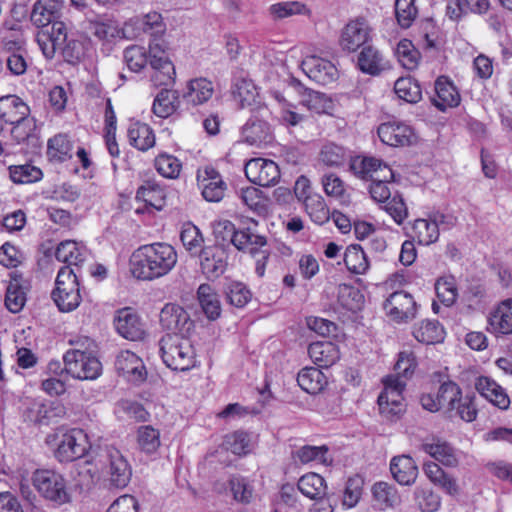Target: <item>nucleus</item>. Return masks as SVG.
Masks as SVG:
<instances>
[{
	"label": "nucleus",
	"mask_w": 512,
	"mask_h": 512,
	"mask_svg": "<svg viewBox=\"0 0 512 512\" xmlns=\"http://www.w3.org/2000/svg\"><path fill=\"white\" fill-rule=\"evenodd\" d=\"M177 259L176 250L168 243L142 245L130 257V272L139 280L152 281L167 275Z\"/></svg>",
	"instance_id": "1"
},
{
	"label": "nucleus",
	"mask_w": 512,
	"mask_h": 512,
	"mask_svg": "<svg viewBox=\"0 0 512 512\" xmlns=\"http://www.w3.org/2000/svg\"><path fill=\"white\" fill-rule=\"evenodd\" d=\"M225 233L222 239L225 240L229 237L230 242L240 251H247L253 256L259 255L256 260L255 271L258 276L262 277L265 273V262L268 258V253L261 250L267 243L266 238L262 235L256 234L251 228L243 230H236L232 222L228 220L221 221L215 227V233L218 236L220 233Z\"/></svg>",
	"instance_id": "2"
},
{
	"label": "nucleus",
	"mask_w": 512,
	"mask_h": 512,
	"mask_svg": "<svg viewBox=\"0 0 512 512\" xmlns=\"http://www.w3.org/2000/svg\"><path fill=\"white\" fill-rule=\"evenodd\" d=\"M160 354L164 364L175 371H188L194 367L195 353L188 339L177 334H166L160 341Z\"/></svg>",
	"instance_id": "3"
},
{
	"label": "nucleus",
	"mask_w": 512,
	"mask_h": 512,
	"mask_svg": "<svg viewBox=\"0 0 512 512\" xmlns=\"http://www.w3.org/2000/svg\"><path fill=\"white\" fill-rule=\"evenodd\" d=\"M52 299L61 312L74 311L82 301L80 284L76 270L63 266L58 271Z\"/></svg>",
	"instance_id": "4"
},
{
	"label": "nucleus",
	"mask_w": 512,
	"mask_h": 512,
	"mask_svg": "<svg viewBox=\"0 0 512 512\" xmlns=\"http://www.w3.org/2000/svg\"><path fill=\"white\" fill-rule=\"evenodd\" d=\"M32 482L37 491L47 500L56 505L71 501L67 481L58 472L48 469H38L33 473Z\"/></svg>",
	"instance_id": "5"
},
{
	"label": "nucleus",
	"mask_w": 512,
	"mask_h": 512,
	"mask_svg": "<svg viewBox=\"0 0 512 512\" xmlns=\"http://www.w3.org/2000/svg\"><path fill=\"white\" fill-rule=\"evenodd\" d=\"M64 369L73 378L94 380L101 373V363L91 353L79 349L68 350L63 357Z\"/></svg>",
	"instance_id": "6"
},
{
	"label": "nucleus",
	"mask_w": 512,
	"mask_h": 512,
	"mask_svg": "<svg viewBox=\"0 0 512 512\" xmlns=\"http://www.w3.org/2000/svg\"><path fill=\"white\" fill-rule=\"evenodd\" d=\"M384 389L378 396L379 411L387 420H394L404 411L402 392L405 382L400 377L388 376L384 381Z\"/></svg>",
	"instance_id": "7"
},
{
	"label": "nucleus",
	"mask_w": 512,
	"mask_h": 512,
	"mask_svg": "<svg viewBox=\"0 0 512 512\" xmlns=\"http://www.w3.org/2000/svg\"><path fill=\"white\" fill-rule=\"evenodd\" d=\"M349 171L358 179L363 181L373 180H391L393 178L392 169L383 160L372 157L358 155L350 157Z\"/></svg>",
	"instance_id": "8"
},
{
	"label": "nucleus",
	"mask_w": 512,
	"mask_h": 512,
	"mask_svg": "<svg viewBox=\"0 0 512 512\" xmlns=\"http://www.w3.org/2000/svg\"><path fill=\"white\" fill-rule=\"evenodd\" d=\"M88 447L86 433L81 429H71L61 436L54 455L59 462H73L85 456Z\"/></svg>",
	"instance_id": "9"
},
{
	"label": "nucleus",
	"mask_w": 512,
	"mask_h": 512,
	"mask_svg": "<svg viewBox=\"0 0 512 512\" xmlns=\"http://www.w3.org/2000/svg\"><path fill=\"white\" fill-rule=\"evenodd\" d=\"M150 81L155 87L171 86L175 82V67L158 45H149Z\"/></svg>",
	"instance_id": "10"
},
{
	"label": "nucleus",
	"mask_w": 512,
	"mask_h": 512,
	"mask_svg": "<svg viewBox=\"0 0 512 512\" xmlns=\"http://www.w3.org/2000/svg\"><path fill=\"white\" fill-rule=\"evenodd\" d=\"M247 179L256 185L270 187L278 183L280 170L278 165L269 159L253 158L244 167Z\"/></svg>",
	"instance_id": "11"
},
{
	"label": "nucleus",
	"mask_w": 512,
	"mask_h": 512,
	"mask_svg": "<svg viewBox=\"0 0 512 512\" xmlns=\"http://www.w3.org/2000/svg\"><path fill=\"white\" fill-rule=\"evenodd\" d=\"M196 256L201 271L207 278H218L225 272L228 255L223 244L204 246Z\"/></svg>",
	"instance_id": "12"
},
{
	"label": "nucleus",
	"mask_w": 512,
	"mask_h": 512,
	"mask_svg": "<svg viewBox=\"0 0 512 512\" xmlns=\"http://www.w3.org/2000/svg\"><path fill=\"white\" fill-rule=\"evenodd\" d=\"M197 183L203 198L208 202L221 201L227 190L223 177L212 166H204L197 170Z\"/></svg>",
	"instance_id": "13"
},
{
	"label": "nucleus",
	"mask_w": 512,
	"mask_h": 512,
	"mask_svg": "<svg viewBox=\"0 0 512 512\" xmlns=\"http://www.w3.org/2000/svg\"><path fill=\"white\" fill-rule=\"evenodd\" d=\"M101 457L110 475L111 484L120 488L125 487L130 481L131 469L120 451L115 448H107Z\"/></svg>",
	"instance_id": "14"
},
{
	"label": "nucleus",
	"mask_w": 512,
	"mask_h": 512,
	"mask_svg": "<svg viewBox=\"0 0 512 512\" xmlns=\"http://www.w3.org/2000/svg\"><path fill=\"white\" fill-rule=\"evenodd\" d=\"M160 324L171 334H185L193 325L188 312L176 303H167L160 311Z\"/></svg>",
	"instance_id": "15"
},
{
	"label": "nucleus",
	"mask_w": 512,
	"mask_h": 512,
	"mask_svg": "<svg viewBox=\"0 0 512 512\" xmlns=\"http://www.w3.org/2000/svg\"><path fill=\"white\" fill-rule=\"evenodd\" d=\"M386 314L393 320L402 322L413 319L416 314V302L413 297L404 291L392 293L384 302Z\"/></svg>",
	"instance_id": "16"
},
{
	"label": "nucleus",
	"mask_w": 512,
	"mask_h": 512,
	"mask_svg": "<svg viewBox=\"0 0 512 512\" xmlns=\"http://www.w3.org/2000/svg\"><path fill=\"white\" fill-rule=\"evenodd\" d=\"M301 66L310 79L321 85H328L338 77L336 66L331 61L318 56L306 57Z\"/></svg>",
	"instance_id": "17"
},
{
	"label": "nucleus",
	"mask_w": 512,
	"mask_h": 512,
	"mask_svg": "<svg viewBox=\"0 0 512 512\" xmlns=\"http://www.w3.org/2000/svg\"><path fill=\"white\" fill-rule=\"evenodd\" d=\"M357 67L365 74L378 76L391 68L389 60L373 45H365L357 55Z\"/></svg>",
	"instance_id": "18"
},
{
	"label": "nucleus",
	"mask_w": 512,
	"mask_h": 512,
	"mask_svg": "<svg viewBox=\"0 0 512 512\" xmlns=\"http://www.w3.org/2000/svg\"><path fill=\"white\" fill-rule=\"evenodd\" d=\"M370 39V28L363 18L350 21L343 29L340 45L343 50L354 52Z\"/></svg>",
	"instance_id": "19"
},
{
	"label": "nucleus",
	"mask_w": 512,
	"mask_h": 512,
	"mask_svg": "<svg viewBox=\"0 0 512 512\" xmlns=\"http://www.w3.org/2000/svg\"><path fill=\"white\" fill-rule=\"evenodd\" d=\"M114 324L117 332L125 339L138 341L143 339L145 335L143 323L131 308L119 310L114 319Z\"/></svg>",
	"instance_id": "20"
},
{
	"label": "nucleus",
	"mask_w": 512,
	"mask_h": 512,
	"mask_svg": "<svg viewBox=\"0 0 512 512\" xmlns=\"http://www.w3.org/2000/svg\"><path fill=\"white\" fill-rule=\"evenodd\" d=\"M377 132L384 144L393 147L410 145L414 137L410 126L395 121L382 123Z\"/></svg>",
	"instance_id": "21"
},
{
	"label": "nucleus",
	"mask_w": 512,
	"mask_h": 512,
	"mask_svg": "<svg viewBox=\"0 0 512 512\" xmlns=\"http://www.w3.org/2000/svg\"><path fill=\"white\" fill-rule=\"evenodd\" d=\"M62 8V0H37L30 14L31 22L41 29H47L53 21L60 18Z\"/></svg>",
	"instance_id": "22"
},
{
	"label": "nucleus",
	"mask_w": 512,
	"mask_h": 512,
	"mask_svg": "<svg viewBox=\"0 0 512 512\" xmlns=\"http://www.w3.org/2000/svg\"><path fill=\"white\" fill-rule=\"evenodd\" d=\"M393 479L402 486H411L418 477V466L409 455L394 456L390 461Z\"/></svg>",
	"instance_id": "23"
},
{
	"label": "nucleus",
	"mask_w": 512,
	"mask_h": 512,
	"mask_svg": "<svg viewBox=\"0 0 512 512\" xmlns=\"http://www.w3.org/2000/svg\"><path fill=\"white\" fill-rule=\"evenodd\" d=\"M115 368L119 375L128 381L140 382L145 379V368L142 360L131 351H121L115 360Z\"/></svg>",
	"instance_id": "24"
},
{
	"label": "nucleus",
	"mask_w": 512,
	"mask_h": 512,
	"mask_svg": "<svg viewBox=\"0 0 512 512\" xmlns=\"http://www.w3.org/2000/svg\"><path fill=\"white\" fill-rule=\"evenodd\" d=\"M487 330L496 336L512 333V299L502 301L490 313Z\"/></svg>",
	"instance_id": "25"
},
{
	"label": "nucleus",
	"mask_w": 512,
	"mask_h": 512,
	"mask_svg": "<svg viewBox=\"0 0 512 512\" xmlns=\"http://www.w3.org/2000/svg\"><path fill=\"white\" fill-rule=\"evenodd\" d=\"M30 115L29 106L16 95L0 98V122L12 124Z\"/></svg>",
	"instance_id": "26"
},
{
	"label": "nucleus",
	"mask_w": 512,
	"mask_h": 512,
	"mask_svg": "<svg viewBox=\"0 0 512 512\" xmlns=\"http://www.w3.org/2000/svg\"><path fill=\"white\" fill-rule=\"evenodd\" d=\"M435 92L436 97L432 98V102L440 111L456 107L460 103L459 92L445 76H440L435 81Z\"/></svg>",
	"instance_id": "27"
},
{
	"label": "nucleus",
	"mask_w": 512,
	"mask_h": 512,
	"mask_svg": "<svg viewBox=\"0 0 512 512\" xmlns=\"http://www.w3.org/2000/svg\"><path fill=\"white\" fill-rule=\"evenodd\" d=\"M476 390L485 399L496 407L506 410L510 405V398L505 390L489 377L481 376L475 384Z\"/></svg>",
	"instance_id": "28"
},
{
	"label": "nucleus",
	"mask_w": 512,
	"mask_h": 512,
	"mask_svg": "<svg viewBox=\"0 0 512 512\" xmlns=\"http://www.w3.org/2000/svg\"><path fill=\"white\" fill-rule=\"evenodd\" d=\"M308 354L314 363L326 368L335 364L340 358L338 346L331 341H319L310 344Z\"/></svg>",
	"instance_id": "29"
},
{
	"label": "nucleus",
	"mask_w": 512,
	"mask_h": 512,
	"mask_svg": "<svg viewBox=\"0 0 512 512\" xmlns=\"http://www.w3.org/2000/svg\"><path fill=\"white\" fill-rule=\"evenodd\" d=\"M421 449L444 466L456 467L459 463L455 449L450 444L440 439L434 440L433 442H424L421 445Z\"/></svg>",
	"instance_id": "30"
},
{
	"label": "nucleus",
	"mask_w": 512,
	"mask_h": 512,
	"mask_svg": "<svg viewBox=\"0 0 512 512\" xmlns=\"http://www.w3.org/2000/svg\"><path fill=\"white\" fill-rule=\"evenodd\" d=\"M55 257L58 261L66 263V266L76 270V274L78 275L80 270L79 265L84 262L86 257V250L75 241L67 240L57 246Z\"/></svg>",
	"instance_id": "31"
},
{
	"label": "nucleus",
	"mask_w": 512,
	"mask_h": 512,
	"mask_svg": "<svg viewBox=\"0 0 512 512\" xmlns=\"http://www.w3.org/2000/svg\"><path fill=\"white\" fill-rule=\"evenodd\" d=\"M243 141L249 145L259 146L271 141L270 125L257 118L249 119L242 128Z\"/></svg>",
	"instance_id": "32"
},
{
	"label": "nucleus",
	"mask_w": 512,
	"mask_h": 512,
	"mask_svg": "<svg viewBox=\"0 0 512 512\" xmlns=\"http://www.w3.org/2000/svg\"><path fill=\"white\" fill-rule=\"evenodd\" d=\"M231 89L233 97L240 102L241 107L250 105L257 96L256 86L243 71L234 72Z\"/></svg>",
	"instance_id": "33"
},
{
	"label": "nucleus",
	"mask_w": 512,
	"mask_h": 512,
	"mask_svg": "<svg viewBox=\"0 0 512 512\" xmlns=\"http://www.w3.org/2000/svg\"><path fill=\"white\" fill-rule=\"evenodd\" d=\"M27 287L23 283L20 275H14L6 289L5 305L12 313L20 312L26 303Z\"/></svg>",
	"instance_id": "34"
},
{
	"label": "nucleus",
	"mask_w": 512,
	"mask_h": 512,
	"mask_svg": "<svg viewBox=\"0 0 512 512\" xmlns=\"http://www.w3.org/2000/svg\"><path fill=\"white\" fill-rule=\"evenodd\" d=\"M372 495L379 509L394 508L401 503L398 489L390 483L380 481L372 486Z\"/></svg>",
	"instance_id": "35"
},
{
	"label": "nucleus",
	"mask_w": 512,
	"mask_h": 512,
	"mask_svg": "<svg viewBox=\"0 0 512 512\" xmlns=\"http://www.w3.org/2000/svg\"><path fill=\"white\" fill-rule=\"evenodd\" d=\"M127 137L129 143L140 151H147L155 145L154 132L145 123H131L127 131Z\"/></svg>",
	"instance_id": "36"
},
{
	"label": "nucleus",
	"mask_w": 512,
	"mask_h": 512,
	"mask_svg": "<svg viewBox=\"0 0 512 512\" xmlns=\"http://www.w3.org/2000/svg\"><path fill=\"white\" fill-rule=\"evenodd\" d=\"M197 297L202 311L209 320H216L221 315V302L216 291L209 284H201Z\"/></svg>",
	"instance_id": "37"
},
{
	"label": "nucleus",
	"mask_w": 512,
	"mask_h": 512,
	"mask_svg": "<svg viewBox=\"0 0 512 512\" xmlns=\"http://www.w3.org/2000/svg\"><path fill=\"white\" fill-rule=\"evenodd\" d=\"M213 92L211 81L206 78H196L188 82L183 98L193 105H201L212 97Z\"/></svg>",
	"instance_id": "38"
},
{
	"label": "nucleus",
	"mask_w": 512,
	"mask_h": 512,
	"mask_svg": "<svg viewBox=\"0 0 512 512\" xmlns=\"http://www.w3.org/2000/svg\"><path fill=\"white\" fill-rule=\"evenodd\" d=\"M179 105L180 100L178 92L176 90L163 88L158 92L153 101L152 111L160 118H167L178 109Z\"/></svg>",
	"instance_id": "39"
},
{
	"label": "nucleus",
	"mask_w": 512,
	"mask_h": 512,
	"mask_svg": "<svg viewBox=\"0 0 512 512\" xmlns=\"http://www.w3.org/2000/svg\"><path fill=\"white\" fill-rule=\"evenodd\" d=\"M445 331L437 320H424L413 328V336L423 344H435L443 341Z\"/></svg>",
	"instance_id": "40"
},
{
	"label": "nucleus",
	"mask_w": 512,
	"mask_h": 512,
	"mask_svg": "<svg viewBox=\"0 0 512 512\" xmlns=\"http://www.w3.org/2000/svg\"><path fill=\"white\" fill-rule=\"evenodd\" d=\"M297 382L302 390L310 394H316L327 385V378L320 369L305 367L298 373Z\"/></svg>",
	"instance_id": "41"
},
{
	"label": "nucleus",
	"mask_w": 512,
	"mask_h": 512,
	"mask_svg": "<svg viewBox=\"0 0 512 512\" xmlns=\"http://www.w3.org/2000/svg\"><path fill=\"white\" fill-rule=\"evenodd\" d=\"M298 490L310 499H321L326 494V483L322 476L317 473L303 475L298 483Z\"/></svg>",
	"instance_id": "42"
},
{
	"label": "nucleus",
	"mask_w": 512,
	"mask_h": 512,
	"mask_svg": "<svg viewBox=\"0 0 512 512\" xmlns=\"http://www.w3.org/2000/svg\"><path fill=\"white\" fill-rule=\"evenodd\" d=\"M413 498L421 512H436L441 505L439 495L427 485L417 486L413 491Z\"/></svg>",
	"instance_id": "43"
},
{
	"label": "nucleus",
	"mask_w": 512,
	"mask_h": 512,
	"mask_svg": "<svg viewBox=\"0 0 512 512\" xmlns=\"http://www.w3.org/2000/svg\"><path fill=\"white\" fill-rule=\"evenodd\" d=\"M344 262L348 270L354 274H364L369 268L367 256L358 244H352L346 248Z\"/></svg>",
	"instance_id": "44"
},
{
	"label": "nucleus",
	"mask_w": 512,
	"mask_h": 512,
	"mask_svg": "<svg viewBox=\"0 0 512 512\" xmlns=\"http://www.w3.org/2000/svg\"><path fill=\"white\" fill-rule=\"evenodd\" d=\"M303 206L310 219L318 225H323L330 219V211L320 194L308 197Z\"/></svg>",
	"instance_id": "45"
},
{
	"label": "nucleus",
	"mask_w": 512,
	"mask_h": 512,
	"mask_svg": "<svg viewBox=\"0 0 512 512\" xmlns=\"http://www.w3.org/2000/svg\"><path fill=\"white\" fill-rule=\"evenodd\" d=\"M47 154L51 159L64 162L72 157V143L65 134H58L49 139Z\"/></svg>",
	"instance_id": "46"
},
{
	"label": "nucleus",
	"mask_w": 512,
	"mask_h": 512,
	"mask_svg": "<svg viewBox=\"0 0 512 512\" xmlns=\"http://www.w3.org/2000/svg\"><path fill=\"white\" fill-rule=\"evenodd\" d=\"M10 125L12 126L11 136L18 144L25 141L34 144L37 141L36 120L30 115Z\"/></svg>",
	"instance_id": "47"
},
{
	"label": "nucleus",
	"mask_w": 512,
	"mask_h": 512,
	"mask_svg": "<svg viewBox=\"0 0 512 512\" xmlns=\"http://www.w3.org/2000/svg\"><path fill=\"white\" fill-rule=\"evenodd\" d=\"M412 237L421 245H430L437 241L439 231L430 219H417L412 226Z\"/></svg>",
	"instance_id": "48"
},
{
	"label": "nucleus",
	"mask_w": 512,
	"mask_h": 512,
	"mask_svg": "<svg viewBox=\"0 0 512 512\" xmlns=\"http://www.w3.org/2000/svg\"><path fill=\"white\" fill-rule=\"evenodd\" d=\"M180 240L191 256H196L204 242L199 228L192 223H185L180 232Z\"/></svg>",
	"instance_id": "49"
},
{
	"label": "nucleus",
	"mask_w": 512,
	"mask_h": 512,
	"mask_svg": "<svg viewBox=\"0 0 512 512\" xmlns=\"http://www.w3.org/2000/svg\"><path fill=\"white\" fill-rule=\"evenodd\" d=\"M394 91L400 99L408 103H417L421 100L420 85L411 77H401L394 84Z\"/></svg>",
	"instance_id": "50"
},
{
	"label": "nucleus",
	"mask_w": 512,
	"mask_h": 512,
	"mask_svg": "<svg viewBox=\"0 0 512 512\" xmlns=\"http://www.w3.org/2000/svg\"><path fill=\"white\" fill-rule=\"evenodd\" d=\"M225 295L227 302L236 308L245 307L252 297V293L247 286L236 281L225 286Z\"/></svg>",
	"instance_id": "51"
},
{
	"label": "nucleus",
	"mask_w": 512,
	"mask_h": 512,
	"mask_svg": "<svg viewBox=\"0 0 512 512\" xmlns=\"http://www.w3.org/2000/svg\"><path fill=\"white\" fill-rule=\"evenodd\" d=\"M301 103L316 114L328 113L333 106L331 99L324 93L310 89L303 94Z\"/></svg>",
	"instance_id": "52"
},
{
	"label": "nucleus",
	"mask_w": 512,
	"mask_h": 512,
	"mask_svg": "<svg viewBox=\"0 0 512 512\" xmlns=\"http://www.w3.org/2000/svg\"><path fill=\"white\" fill-rule=\"evenodd\" d=\"M349 152L342 146L334 143L326 144L320 152V160L326 166L340 167L344 165L347 159L350 160Z\"/></svg>",
	"instance_id": "53"
},
{
	"label": "nucleus",
	"mask_w": 512,
	"mask_h": 512,
	"mask_svg": "<svg viewBox=\"0 0 512 512\" xmlns=\"http://www.w3.org/2000/svg\"><path fill=\"white\" fill-rule=\"evenodd\" d=\"M10 178L17 184H30L40 181L43 177L41 169L30 164L11 166Z\"/></svg>",
	"instance_id": "54"
},
{
	"label": "nucleus",
	"mask_w": 512,
	"mask_h": 512,
	"mask_svg": "<svg viewBox=\"0 0 512 512\" xmlns=\"http://www.w3.org/2000/svg\"><path fill=\"white\" fill-rule=\"evenodd\" d=\"M460 397L461 390L459 386L452 381L442 383L437 393L440 407L445 408L449 412L454 411Z\"/></svg>",
	"instance_id": "55"
},
{
	"label": "nucleus",
	"mask_w": 512,
	"mask_h": 512,
	"mask_svg": "<svg viewBox=\"0 0 512 512\" xmlns=\"http://www.w3.org/2000/svg\"><path fill=\"white\" fill-rule=\"evenodd\" d=\"M224 445L235 455H246L251 451L250 435L242 430L225 436Z\"/></svg>",
	"instance_id": "56"
},
{
	"label": "nucleus",
	"mask_w": 512,
	"mask_h": 512,
	"mask_svg": "<svg viewBox=\"0 0 512 512\" xmlns=\"http://www.w3.org/2000/svg\"><path fill=\"white\" fill-rule=\"evenodd\" d=\"M155 168L165 178L175 179L179 176L182 164L171 154H160L155 159Z\"/></svg>",
	"instance_id": "57"
},
{
	"label": "nucleus",
	"mask_w": 512,
	"mask_h": 512,
	"mask_svg": "<svg viewBox=\"0 0 512 512\" xmlns=\"http://www.w3.org/2000/svg\"><path fill=\"white\" fill-rule=\"evenodd\" d=\"M308 11L306 5L299 1H285L273 4L269 12L274 19H284L293 15L305 14Z\"/></svg>",
	"instance_id": "58"
},
{
	"label": "nucleus",
	"mask_w": 512,
	"mask_h": 512,
	"mask_svg": "<svg viewBox=\"0 0 512 512\" xmlns=\"http://www.w3.org/2000/svg\"><path fill=\"white\" fill-rule=\"evenodd\" d=\"M396 55L404 68L413 70L417 67L419 52L415 49L410 40L403 39L398 43Z\"/></svg>",
	"instance_id": "59"
},
{
	"label": "nucleus",
	"mask_w": 512,
	"mask_h": 512,
	"mask_svg": "<svg viewBox=\"0 0 512 512\" xmlns=\"http://www.w3.org/2000/svg\"><path fill=\"white\" fill-rule=\"evenodd\" d=\"M395 13L399 25L409 28L418 14L415 0H395Z\"/></svg>",
	"instance_id": "60"
},
{
	"label": "nucleus",
	"mask_w": 512,
	"mask_h": 512,
	"mask_svg": "<svg viewBox=\"0 0 512 512\" xmlns=\"http://www.w3.org/2000/svg\"><path fill=\"white\" fill-rule=\"evenodd\" d=\"M439 300L447 307L453 305L457 298V288L453 277L439 278L435 283Z\"/></svg>",
	"instance_id": "61"
},
{
	"label": "nucleus",
	"mask_w": 512,
	"mask_h": 512,
	"mask_svg": "<svg viewBox=\"0 0 512 512\" xmlns=\"http://www.w3.org/2000/svg\"><path fill=\"white\" fill-rule=\"evenodd\" d=\"M124 60L131 71L139 72L149 62V55L144 47L132 45L124 50Z\"/></svg>",
	"instance_id": "62"
},
{
	"label": "nucleus",
	"mask_w": 512,
	"mask_h": 512,
	"mask_svg": "<svg viewBox=\"0 0 512 512\" xmlns=\"http://www.w3.org/2000/svg\"><path fill=\"white\" fill-rule=\"evenodd\" d=\"M363 485L364 479L359 475L348 478L343 494L344 506L347 508L356 506L361 498Z\"/></svg>",
	"instance_id": "63"
},
{
	"label": "nucleus",
	"mask_w": 512,
	"mask_h": 512,
	"mask_svg": "<svg viewBox=\"0 0 512 512\" xmlns=\"http://www.w3.org/2000/svg\"><path fill=\"white\" fill-rule=\"evenodd\" d=\"M229 484L236 501L245 504L250 503L253 498V487L245 477L232 476Z\"/></svg>",
	"instance_id": "64"
}]
</instances>
